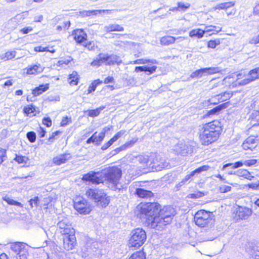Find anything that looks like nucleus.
Masks as SVG:
<instances>
[{
    "mask_svg": "<svg viewBox=\"0 0 259 259\" xmlns=\"http://www.w3.org/2000/svg\"><path fill=\"white\" fill-rule=\"evenodd\" d=\"M139 207L140 210L138 216L146 219L152 228L158 230L170 224L176 214L172 206H165L159 209L160 205L157 202L142 203Z\"/></svg>",
    "mask_w": 259,
    "mask_h": 259,
    "instance_id": "1",
    "label": "nucleus"
},
{
    "mask_svg": "<svg viewBox=\"0 0 259 259\" xmlns=\"http://www.w3.org/2000/svg\"><path fill=\"white\" fill-rule=\"evenodd\" d=\"M121 170L117 167H110L101 172L91 171L83 175L82 180L93 184L98 185L107 181L114 185H116L121 178Z\"/></svg>",
    "mask_w": 259,
    "mask_h": 259,
    "instance_id": "2",
    "label": "nucleus"
},
{
    "mask_svg": "<svg viewBox=\"0 0 259 259\" xmlns=\"http://www.w3.org/2000/svg\"><path fill=\"white\" fill-rule=\"evenodd\" d=\"M222 130L221 122L218 120H214L204 125L199 132V138L202 144L208 145L216 141Z\"/></svg>",
    "mask_w": 259,
    "mask_h": 259,
    "instance_id": "3",
    "label": "nucleus"
},
{
    "mask_svg": "<svg viewBox=\"0 0 259 259\" xmlns=\"http://www.w3.org/2000/svg\"><path fill=\"white\" fill-rule=\"evenodd\" d=\"M85 195L88 198L93 200L97 205L105 207L110 203V199L103 190L89 189L86 191Z\"/></svg>",
    "mask_w": 259,
    "mask_h": 259,
    "instance_id": "4",
    "label": "nucleus"
},
{
    "mask_svg": "<svg viewBox=\"0 0 259 259\" xmlns=\"http://www.w3.org/2000/svg\"><path fill=\"white\" fill-rule=\"evenodd\" d=\"M213 213L205 210H198L194 215L195 224L200 227L210 228L214 222Z\"/></svg>",
    "mask_w": 259,
    "mask_h": 259,
    "instance_id": "5",
    "label": "nucleus"
},
{
    "mask_svg": "<svg viewBox=\"0 0 259 259\" xmlns=\"http://www.w3.org/2000/svg\"><path fill=\"white\" fill-rule=\"evenodd\" d=\"M147 239L146 232L142 228L134 229L131 233L129 244L131 247L138 248L142 246Z\"/></svg>",
    "mask_w": 259,
    "mask_h": 259,
    "instance_id": "6",
    "label": "nucleus"
},
{
    "mask_svg": "<svg viewBox=\"0 0 259 259\" xmlns=\"http://www.w3.org/2000/svg\"><path fill=\"white\" fill-rule=\"evenodd\" d=\"M174 151L177 154H180L182 156L191 154L193 152L192 142L184 140L180 141L175 146Z\"/></svg>",
    "mask_w": 259,
    "mask_h": 259,
    "instance_id": "7",
    "label": "nucleus"
},
{
    "mask_svg": "<svg viewBox=\"0 0 259 259\" xmlns=\"http://www.w3.org/2000/svg\"><path fill=\"white\" fill-rule=\"evenodd\" d=\"M259 78V67L250 70L248 73L245 72L238 73V79H242L241 85H246Z\"/></svg>",
    "mask_w": 259,
    "mask_h": 259,
    "instance_id": "8",
    "label": "nucleus"
},
{
    "mask_svg": "<svg viewBox=\"0 0 259 259\" xmlns=\"http://www.w3.org/2000/svg\"><path fill=\"white\" fill-rule=\"evenodd\" d=\"M57 226L62 235L75 233V230L73 228L70 221L67 218L61 219L59 218Z\"/></svg>",
    "mask_w": 259,
    "mask_h": 259,
    "instance_id": "9",
    "label": "nucleus"
},
{
    "mask_svg": "<svg viewBox=\"0 0 259 259\" xmlns=\"http://www.w3.org/2000/svg\"><path fill=\"white\" fill-rule=\"evenodd\" d=\"M221 71V69L219 67H206L199 69H197L194 72H192L190 75V77L192 78H200L203 76L207 75H212Z\"/></svg>",
    "mask_w": 259,
    "mask_h": 259,
    "instance_id": "10",
    "label": "nucleus"
},
{
    "mask_svg": "<svg viewBox=\"0 0 259 259\" xmlns=\"http://www.w3.org/2000/svg\"><path fill=\"white\" fill-rule=\"evenodd\" d=\"M74 207L80 213H89L91 210L89 203L82 197H78L76 199L74 203Z\"/></svg>",
    "mask_w": 259,
    "mask_h": 259,
    "instance_id": "11",
    "label": "nucleus"
},
{
    "mask_svg": "<svg viewBox=\"0 0 259 259\" xmlns=\"http://www.w3.org/2000/svg\"><path fill=\"white\" fill-rule=\"evenodd\" d=\"M63 247L67 250H72L76 244L75 233L63 235Z\"/></svg>",
    "mask_w": 259,
    "mask_h": 259,
    "instance_id": "12",
    "label": "nucleus"
},
{
    "mask_svg": "<svg viewBox=\"0 0 259 259\" xmlns=\"http://www.w3.org/2000/svg\"><path fill=\"white\" fill-rule=\"evenodd\" d=\"M257 162V159H252L246 160L244 161V162L239 161L235 162L234 163H228L224 165L223 167V169L225 170L228 167H231L232 168H237L242 166L243 164H244L246 166H250L256 164Z\"/></svg>",
    "mask_w": 259,
    "mask_h": 259,
    "instance_id": "13",
    "label": "nucleus"
},
{
    "mask_svg": "<svg viewBox=\"0 0 259 259\" xmlns=\"http://www.w3.org/2000/svg\"><path fill=\"white\" fill-rule=\"evenodd\" d=\"M259 143L258 139L254 136H250L248 137L242 144L243 148L245 150H250L252 151L257 146Z\"/></svg>",
    "mask_w": 259,
    "mask_h": 259,
    "instance_id": "14",
    "label": "nucleus"
},
{
    "mask_svg": "<svg viewBox=\"0 0 259 259\" xmlns=\"http://www.w3.org/2000/svg\"><path fill=\"white\" fill-rule=\"evenodd\" d=\"M102 60L105 61V65H111L117 64L118 65L121 63L122 61L120 57L115 55H108L107 54H104L101 55Z\"/></svg>",
    "mask_w": 259,
    "mask_h": 259,
    "instance_id": "15",
    "label": "nucleus"
},
{
    "mask_svg": "<svg viewBox=\"0 0 259 259\" xmlns=\"http://www.w3.org/2000/svg\"><path fill=\"white\" fill-rule=\"evenodd\" d=\"M210 168L209 166L205 165L196 168L194 170L192 171L189 175L186 176L185 178L179 183V185L180 186H182L185 183L190 182V179L192 177L194 176L196 174H199L202 171H206Z\"/></svg>",
    "mask_w": 259,
    "mask_h": 259,
    "instance_id": "16",
    "label": "nucleus"
},
{
    "mask_svg": "<svg viewBox=\"0 0 259 259\" xmlns=\"http://www.w3.org/2000/svg\"><path fill=\"white\" fill-rule=\"evenodd\" d=\"M28 249L26 244L17 242V259H27Z\"/></svg>",
    "mask_w": 259,
    "mask_h": 259,
    "instance_id": "17",
    "label": "nucleus"
},
{
    "mask_svg": "<svg viewBox=\"0 0 259 259\" xmlns=\"http://www.w3.org/2000/svg\"><path fill=\"white\" fill-rule=\"evenodd\" d=\"M242 79H238V74L237 75V79L236 80H234L233 77L228 76L224 78L222 80V84L226 86H229L230 89L234 88L237 87V85H241V82Z\"/></svg>",
    "mask_w": 259,
    "mask_h": 259,
    "instance_id": "18",
    "label": "nucleus"
},
{
    "mask_svg": "<svg viewBox=\"0 0 259 259\" xmlns=\"http://www.w3.org/2000/svg\"><path fill=\"white\" fill-rule=\"evenodd\" d=\"M252 209L245 206H239L236 211V215L241 220H247L252 214Z\"/></svg>",
    "mask_w": 259,
    "mask_h": 259,
    "instance_id": "19",
    "label": "nucleus"
},
{
    "mask_svg": "<svg viewBox=\"0 0 259 259\" xmlns=\"http://www.w3.org/2000/svg\"><path fill=\"white\" fill-rule=\"evenodd\" d=\"M72 156L69 153L59 154L54 157L53 159V163L56 165H60L65 163L67 161L71 159Z\"/></svg>",
    "mask_w": 259,
    "mask_h": 259,
    "instance_id": "20",
    "label": "nucleus"
},
{
    "mask_svg": "<svg viewBox=\"0 0 259 259\" xmlns=\"http://www.w3.org/2000/svg\"><path fill=\"white\" fill-rule=\"evenodd\" d=\"M184 38H185L184 37L182 36L176 38L172 36L167 35L162 37L160 38V41L162 45L168 46L175 43L177 39H179L180 41H182Z\"/></svg>",
    "mask_w": 259,
    "mask_h": 259,
    "instance_id": "21",
    "label": "nucleus"
},
{
    "mask_svg": "<svg viewBox=\"0 0 259 259\" xmlns=\"http://www.w3.org/2000/svg\"><path fill=\"white\" fill-rule=\"evenodd\" d=\"M74 38L78 43L83 42L87 39V34L83 30L77 29L73 33Z\"/></svg>",
    "mask_w": 259,
    "mask_h": 259,
    "instance_id": "22",
    "label": "nucleus"
},
{
    "mask_svg": "<svg viewBox=\"0 0 259 259\" xmlns=\"http://www.w3.org/2000/svg\"><path fill=\"white\" fill-rule=\"evenodd\" d=\"M229 174L232 175L234 174L239 177H242L245 179L251 180L253 178V176H251L250 173L246 169H239L234 172L232 171L229 172Z\"/></svg>",
    "mask_w": 259,
    "mask_h": 259,
    "instance_id": "23",
    "label": "nucleus"
},
{
    "mask_svg": "<svg viewBox=\"0 0 259 259\" xmlns=\"http://www.w3.org/2000/svg\"><path fill=\"white\" fill-rule=\"evenodd\" d=\"M136 194L138 197L143 198H151L153 196V193L151 191L143 188H137L136 190Z\"/></svg>",
    "mask_w": 259,
    "mask_h": 259,
    "instance_id": "24",
    "label": "nucleus"
},
{
    "mask_svg": "<svg viewBox=\"0 0 259 259\" xmlns=\"http://www.w3.org/2000/svg\"><path fill=\"white\" fill-rule=\"evenodd\" d=\"M134 144V142L133 141L127 142L122 146L113 150L110 153V155H111V156H114L117 154L118 153H119V152L125 150L127 148L132 147Z\"/></svg>",
    "mask_w": 259,
    "mask_h": 259,
    "instance_id": "25",
    "label": "nucleus"
},
{
    "mask_svg": "<svg viewBox=\"0 0 259 259\" xmlns=\"http://www.w3.org/2000/svg\"><path fill=\"white\" fill-rule=\"evenodd\" d=\"M48 89V84H41L39 85L38 87H36L34 90H33L32 94L34 96H37L41 95L44 92L47 91Z\"/></svg>",
    "mask_w": 259,
    "mask_h": 259,
    "instance_id": "26",
    "label": "nucleus"
},
{
    "mask_svg": "<svg viewBox=\"0 0 259 259\" xmlns=\"http://www.w3.org/2000/svg\"><path fill=\"white\" fill-rule=\"evenodd\" d=\"M235 2H229L219 4L217 5L214 8V10H227L228 9L234 6Z\"/></svg>",
    "mask_w": 259,
    "mask_h": 259,
    "instance_id": "27",
    "label": "nucleus"
},
{
    "mask_svg": "<svg viewBox=\"0 0 259 259\" xmlns=\"http://www.w3.org/2000/svg\"><path fill=\"white\" fill-rule=\"evenodd\" d=\"M105 29L107 32L113 31H123L124 30L123 27L116 24H111L108 26H106L105 27Z\"/></svg>",
    "mask_w": 259,
    "mask_h": 259,
    "instance_id": "28",
    "label": "nucleus"
},
{
    "mask_svg": "<svg viewBox=\"0 0 259 259\" xmlns=\"http://www.w3.org/2000/svg\"><path fill=\"white\" fill-rule=\"evenodd\" d=\"M146 63L157 64V61L155 59H139L131 62V64H141Z\"/></svg>",
    "mask_w": 259,
    "mask_h": 259,
    "instance_id": "29",
    "label": "nucleus"
},
{
    "mask_svg": "<svg viewBox=\"0 0 259 259\" xmlns=\"http://www.w3.org/2000/svg\"><path fill=\"white\" fill-rule=\"evenodd\" d=\"M204 34V32L201 29H193L189 32V36L190 37H197L198 38H202Z\"/></svg>",
    "mask_w": 259,
    "mask_h": 259,
    "instance_id": "30",
    "label": "nucleus"
},
{
    "mask_svg": "<svg viewBox=\"0 0 259 259\" xmlns=\"http://www.w3.org/2000/svg\"><path fill=\"white\" fill-rule=\"evenodd\" d=\"M228 103H225L223 104H222L221 105H219V106L215 107V108H213L212 109L210 110L209 111V114L213 115V114H216L219 113L220 111H221L222 109H225L227 107Z\"/></svg>",
    "mask_w": 259,
    "mask_h": 259,
    "instance_id": "31",
    "label": "nucleus"
},
{
    "mask_svg": "<svg viewBox=\"0 0 259 259\" xmlns=\"http://www.w3.org/2000/svg\"><path fill=\"white\" fill-rule=\"evenodd\" d=\"M163 160L161 159L160 156L156 155L155 159L153 160V163L159 167V169L165 168L167 167V164L163 162Z\"/></svg>",
    "mask_w": 259,
    "mask_h": 259,
    "instance_id": "32",
    "label": "nucleus"
},
{
    "mask_svg": "<svg viewBox=\"0 0 259 259\" xmlns=\"http://www.w3.org/2000/svg\"><path fill=\"white\" fill-rule=\"evenodd\" d=\"M232 96V94L230 92H224L218 95V102H224L229 99Z\"/></svg>",
    "mask_w": 259,
    "mask_h": 259,
    "instance_id": "33",
    "label": "nucleus"
},
{
    "mask_svg": "<svg viewBox=\"0 0 259 259\" xmlns=\"http://www.w3.org/2000/svg\"><path fill=\"white\" fill-rule=\"evenodd\" d=\"M128 259H146V254L143 251H138L132 254Z\"/></svg>",
    "mask_w": 259,
    "mask_h": 259,
    "instance_id": "34",
    "label": "nucleus"
},
{
    "mask_svg": "<svg viewBox=\"0 0 259 259\" xmlns=\"http://www.w3.org/2000/svg\"><path fill=\"white\" fill-rule=\"evenodd\" d=\"M102 81L99 79L95 80L89 86L88 89V93L90 94L94 92L98 85L102 83Z\"/></svg>",
    "mask_w": 259,
    "mask_h": 259,
    "instance_id": "35",
    "label": "nucleus"
},
{
    "mask_svg": "<svg viewBox=\"0 0 259 259\" xmlns=\"http://www.w3.org/2000/svg\"><path fill=\"white\" fill-rule=\"evenodd\" d=\"M221 27H217L215 26L209 25L206 26L204 29L203 30V31L204 32V34L205 33H208L211 31H215L216 33H218L219 32L221 31Z\"/></svg>",
    "mask_w": 259,
    "mask_h": 259,
    "instance_id": "36",
    "label": "nucleus"
},
{
    "mask_svg": "<svg viewBox=\"0 0 259 259\" xmlns=\"http://www.w3.org/2000/svg\"><path fill=\"white\" fill-rule=\"evenodd\" d=\"M77 73L75 71H73L69 76V83L72 85H77L78 83Z\"/></svg>",
    "mask_w": 259,
    "mask_h": 259,
    "instance_id": "37",
    "label": "nucleus"
},
{
    "mask_svg": "<svg viewBox=\"0 0 259 259\" xmlns=\"http://www.w3.org/2000/svg\"><path fill=\"white\" fill-rule=\"evenodd\" d=\"M102 55H104V54L103 53L100 54L98 56V58L92 62V63H91V66H95V67H99L102 63H104L105 64V61H103L102 59L101 58Z\"/></svg>",
    "mask_w": 259,
    "mask_h": 259,
    "instance_id": "38",
    "label": "nucleus"
},
{
    "mask_svg": "<svg viewBox=\"0 0 259 259\" xmlns=\"http://www.w3.org/2000/svg\"><path fill=\"white\" fill-rule=\"evenodd\" d=\"M103 109V108H97L95 110H89L85 111V113H88V115L90 117H96L100 113L101 111Z\"/></svg>",
    "mask_w": 259,
    "mask_h": 259,
    "instance_id": "39",
    "label": "nucleus"
},
{
    "mask_svg": "<svg viewBox=\"0 0 259 259\" xmlns=\"http://www.w3.org/2000/svg\"><path fill=\"white\" fill-rule=\"evenodd\" d=\"M98 10H89L80 12V13L82 17H89L92 15H98Z\"/></svg>",
    "mask_w": 259,
    "mask_h": 259,
    "instance_id": "40",
    "label": "nucleus"
},
{
    "mask_svg": "<svg viewBox=\"0 0 259 259\" xmlns=\"http://www.w3.org/2000/svg\"><path fill=\"white\" fill-rule=\"evenodd\" d=\"M210 89L212 90L214 88L222 86V81H218L215 79H212L209 81Z\"/></svg>",
    "mask_w": 259,
    "mask_h": 259,
    "instance_id": "41",
    "label": "nucleus"
},
{
    "mask_svg": "<svg viewBox=\"0 0 259 259\" xmlns=\"http://www.w3.org/2000/svg\"><path fill=\"white\" fill-rule=\"evenodd\" d=\"M15 54L14 52L8 51L5 53L3 55L2 59L5 60H11L15 57Z\"/></svg>",
    "mask_w": 259,
    "mask_h": 259,
    "instance_id": "42",
    "label": "nucleus"
},
{
    "mask_svg": "<svg viewBox=\"0 0 259 259\" xmlns=\"http://www.w3.org/2000/svg\"><path fill=\"white\" fill-rule=\"evenodd\" d=\"M38 66L36 65L31 66L27 69V73L28 74H34L37 73L39 72V71L38 70Z\"/></svg>",
    "mask_w": 259,
    "mask_h": 259,
    "instance_id": "43",
    "label": "nucleus"
},
{
    "mask_svg": "<svg viewBox=\"0 0 259 259\" xmlns=\"http://www.w3.org/2000/svg\"><path fill=\"white\" fill-rule=\"evenodd\" d=\"M26 137L31 143H34L36 140V134L34 132H29L26 134Z\"/></svg>",
    "mask_w": 259,
    "mask_h": 259,
    "instance_id": "44",
    "label": "nucleus"
},
{
    "mask_svg": "<svg viewBox=\"0 0 259 259\" xmlns=\"http://www.w3.org/2000/svg\"><path fill=\"white\" fill-rule=\"evenodd\" d=\"M157 68L156 66H153L152 67L145 66L144 72L147 73V75H150L155 72Z\"/></svg>",
    "mask_w": 259,
    "mask_h": 259,
    "instance_id": "45",
    "label": "nucleus"
},
{
    "mask_svg": "<svg viewBox=\"0 0 259 259\" xmlns=\"http://www.w3.org/2000/svg\"><path fill=\"white\" fill-rule=\"evenodd\" d=\"M204 195V193L200 192V191H198V192H197L194 193L190 194L188 195V197L190 198L196 199V198H200V197L203 196Z\"/></svg>",
    "mask_w": 259,
    "mask_h": 259,
    "instance_id": "46",
    "label": "nucleus"
},
{
    "mask_svg": "<svg viewBox=\"0 0 259 259\" xmlns=\"http://www.w3.org/2000/svg\"><path fill=\"white\" fill-rule=\"evenodd\" d=\"M231 187L226 185H221L220 186L219 190L221 193H227L231 190Z\"/></svg>",
    "mask_w": 259,
    "mask_h": 259,
    "instance_id": "47",
    "label": "nucleus"
},
{
    "mask_svg": "<svg viewBox=\"0 0 259 259\" xmlns=\"http://www.w3.org/2000/svg\"><path fill=\"white\" fill-rule=\"evenodd\" d=\"M105 137V135L104 133H100L98 135L97 134V141H96V144L97 145H99L101 144V143Z\"/></svg>",
    "mask_w": 259,
    "mask_h": 259,
    "instance_id": "48",
    "label": "nucleus"
},
{
    "mask_svg": "<svg viewBox=\"0 0 259 259\" xmlns=\"http://www.w3.org/2000/svg\"><path fill=\"white\" fill-rule=\"evenodd\" d=\"M220 41L219 39L209 40L208 42V47L210 48H215L217 45L220 44Z\"/></svg>",
    "mask_w": 259,
    "mask_h": 259,
    "instance_id": "49",
    "label": "nucleus"
},
{
    "mask_svg": "<svg viewBox=\"0 0 259 259\" xmlns=\"http://www.w3.org/2000/svg\"><path fill=\"white\" fill-rule=\"evenodd\" d=\"M39 200L38 197H35L34 198L31 199L29 200V204L32 207H33L34 206L37 207V205L39 203Z\"/></svg>",
    "mask_w": 259,
    "mask_h": 259,
    "instance_id": "50",
    "label": "nucleus"
},
{
    "mask_svg": "<svg viewBox=\"0 0 259 259\" xmlns=\"http://www.w3.org/2000/svg\"><path fill=\"white\" fill-rule=\"evenodd\" d=\"M125 133V131L121 130L118 133H117L113 138L111 139H112V141H113L114 142L116 141L120 137H121L122 135H123Z\"/></svg>",
    "mask_w": 259,
    "mask_h": 259,
    "instance_id": "51",
    "label": "nucleus"
},
{
    "mask_svg": "<svg viewBox=\"0 0 259 259\" xmlns=\"http://www.w3.org/2000/svg\"><path fill=\"white\" fill-rule=\"evenodd\" d=\"M61 132L57 131L52 133V135L49 138L48 144H50L54 142L55 136L58 135Z\"/></svg>",
    "mask_w": 259,
    "mask_h": 259,
    "instance_id": "52",
    "label": "nucleus"
},
{
    "mask_svg": "<svg viewBox=\"0 0 259 259\" xmlns=\"http://www.w3.org/2000/svg\"><path fill=\"white\" fill-rule=\"evenodd\" d=\"M97 132H96L87 140L86 143L87 144H90L91 143H96V141H97Z\"/></svg>",
    "mask_w": 259,
    "mask_h": 259,
    "instance_id": "53",
    "label": "nucleus"
},
{
    "mask_svg": "<svg viewBox=\"0 0 259 259\" xmlns=\"http://www.w3.org/2000/svg\"><path fill=\"white\" fill-rule=\"evenodd\" d=\"M71 122V120L70 118H68V117H64L63 118L62 121L61 122V125L62 126H65L69 124V123Z\"/></svg>",
    "mask_w": 259,
    "mask_h": 259,
    "instance_id": "54",
    "label": "nucleus"
},
{
    "mask_svg": "<svg viewBox=\"0 0 259 259\" xmlns=\"http://www.w3.org/2000/svg\"><path fill=\"white\" fill-rule=\"evenodd\" d=\"M178 6L179 9L185 11L190 7V5L188 4H185L182 2H179L178 4Z\"/></svg>",
    "mask_w": 259,
    "mask_h": 259,
    "instance_id": "55",
    "label": "nucleus"
},
{
    "mask_svg": "<svg viewBox=\"0 0 259 259\" xmlns=\"http://www.w3.org/2000/svg\"><path fill=\"white\" fill-rule=\"evenodd\" d=\"M28 160V158L26 156H18L17 155V163H26Z\"/></svg>",
    "mask_w": 259,
    "mask_h": 259,
    "instance_id": "56",
    "label": "nucleus"
},
{
    "mask_svg": "<svg viewBox=\"0 0 259 259\" xmlns=\"http://www.w3.org/2000/svg\"><path fill=\"white\" fill-rule=\"evenodd\" d=\"M6 157V150L0 148V164L4 161V158Z\"/></svg>",
    "mask_w": 259,
    "mask_h": 259,
    "instance_id": "57",
    "label": "nucleus"
},
{
    "mask_svg": "<svg viewBox=\"0 0 259 259\" xmlns=\"http://www.w3.org/2000/svg\"><path fill=\"white\" fill-rule=\"evenodd\" d=\"M23 110L24 113H26L27 115H28L29 114L34 112V108L32 106H28L24 107Z\"/></svg>",
    "mask_w": 259,
    "mask_h": 259,
    "instance_id": "58",
    "label": "nucleus"
},
{
    "mask_svg": "<svg viewBox=\"0 0 259 259\" xmlns=\"http://www.w3.org/2000/svg\"><path fill=\"white\" fill-rule=\"evenodd\" d=\"M114 142L112 141V139H111L107 143L104 144L101 147V149L103 150H105L107 148H108L110 146H111Z\"/></svg>",
    "mask_w": 259,
    "mask_h": 259,
    "instance_id": "59",
    "label": "nucleus"
},
{
    "mask_svg": "<svg viewBox=\"0 0 259 259\" xmlns=\"http://www.w3.org/2000/svg\"><path fill=\"white\" fill-rule=\"evenodd\" d=\"M42 123L47 127H50L52 125V120L49 117H45L42 120Z\"/></svg>",
    "mask_w": 259,
    "mask_h": 259,
    "instance_id": "60",
    "label": "nucleus"
},
{
    "mask_svg": "<svg viewBox=\"0 0 259 259\" xmlns=\"http://www.w3.org/2000/svg\"><path fill=\"white\" fill-rule=\"evenodd\" d=\"M51 199L49 198H45L44 199V209H48L52 206V204L50 203Z\"/></svg>",
    "mask_w": 259,
    "mask_h": 259,
    "instance_id": "61",
    "label": "nucleus"
},
{
    "mask_svg": "<svg viewBox=\"0 0 259 259\" xmlns=\"http://www.w3.org/2000/svg\"><path fill=\"white\" fill-rule=\"evenodd\" d=\"M249 43L250 44H257L259 43V35H257L256 36H255L253 37H252L249 41Z\"/></svg>",
    "mask_w": 259,
    "mask_h": 259,
    "instance_id": "62",
    "label": "nucleus"
},
{
    "mask_svg": "<svg viewBox=\"0 0 259 259\" xmlns=\"http://www.w3.org/2000/svg\"><path fill=\"white\" fill-rule=\"evenodd\" d=\"M35 52H42L48 51V47H42L41 46L35 47L34 49Z\"/></svg>",
    "mask_w": 259,
    "mask_h": 259,
    "instance_id": "63",
    "label": "nucleus"
},
{
    "mask_svg": "<svg viewBox=\"0 0 259 259\" xmlns=\"http://www.w3.org/2000/svg\"><path fill=\"white\" fill-rule=\"evenodd\" d=\"M249 188L253 190H259V181L255 183H251L248 185Z\"/></svg>",
    "mask_w": 259,
    "mask_h": 259,
    "instance_id": "64",
    "label": "nucleus"
}]
</instances>
